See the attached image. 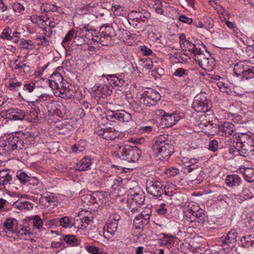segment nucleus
I'll return each mask as SVG.
<instances>
[{"label": "nucleus", "mask_w": 254, "mask_h": 254, "mask_svg": "<svg viewBox=\"0 0 254 254\" xmlns=\"http://www.w3.org/2000/svg\"><path fill=\"white\" fill-rule=\"evenodd\" d=\"M254 244V240H252L250 235L243 237L240 240V245L243 247L248 248L253 247Z\"/></svg>", "instance_id": "obj_29"}, {"label": "nucleus", "mask_w": 254, "mask_h": 254, "mask_svg": "<svg viewBox=\"0 0 254 254\" xmlns=\"http://www.w3.org/2000/svg\"><path fill=\"white\" fill-rule=\"evenodd\" d=\"M186 44L188 50L193 53L194 60L198 64H199L198 60H200V59L202 60L207 57H211V55L206 50L205 46L201 41H196L194 44H190L189 42H187Z\"/></svg>", "instance_id": "obj_6"}, {"label": "nucleus", "mask_w": 254, "mask_h": 254, "mask_svg": "<svg viewBox=\"0 0 254 254\" xmlns=\"http://www.w3.org/2000/svg\"><path fill=\"white\" fill-rule=\"evenodd\" d=\"M91 165V159L89 158L84 157L76 164V169L79 171H84L89 168Z\"/></svg>", "instance_id": "obj_25"}, {"label": "nucleus", "mask_w": 254, "mask_h": 254, "mask_svg": "<svg viewBox=\"0 0 254 254\" xmlns=\"http://www.w3.org/2000/svg\"><path fill=\"white\" fill-rule=\"evenodd\" d=\"M17 221L12 218L6 219L2 224V229L6 233L11 232Z\"/></svg>", "instance_id": "obj_27"}, {"label": "nucleus", "mask_w": 254, "mask_h": 254, "mask_svg": "<svg viewBox=\"0 0 254 254\" xmlns=\"http://www.w3.org/2000/svg\"><path fill=\"white\" fill-rule=\"evenodd\" d=\"M118 220L119 218H115L107 224L106 230L104 228L103 236L106 239H110L115 234L118 228Z\"/></svg>", "instance_id": "obj_17"}, {"label": "nucleus", "mask_w": 254, "mask_h": 254, "mask_svg": "<svg viewBox=\"0 0 254 254\" xmlns=\"http://www.w3.org/2000/svg\"><path fill=\"white\" fill-rule=\"evenodd\" d=\"M188 70L183 68H178L173 75L178 77H183L185 75H188Z\"/></svg>", "instance_id": "obj_44"}, {"label": "nucleus", "mask_w": 254, "mask_h": 254, "mask_svg": "<svg viewBox=\"0 0 254 254\" xmlns=\"http://www.w3.org/2000/svg\"><path fill=\"white\" fill-rule=\"evenodd\" d=\"M76 92L75 90L71 89L65 88L61 90V95L62 98H65L67 99H73L74 98Z\"/></svg>", "instance_id": "obj_28"}, {"label": "nucleus", "mask_w": 254, "mask_h": 254, "mask_svg": "<svg viewBox=\"0 0 254 254\" xmlns=\"http://www.w3.org/2000/svg\"><path fill=\"white\" fill-rule=\"evenodd\" d=\"M163 185L154 179H148L146 182V190L148 193L156 199H162L164 194Z\"/></svg>", "instance_id": "obj_8"}, {"label": "nucleus", "mask_w": 254, "mask_h": 254, "mask_svg": "<svg viewBox=\"0 0 254 254\" xmlns=\"http://www.w3.org/2000/svg\"><path fill=\"white\" fill-rule=\"evenodd\" d=\"M141 51L144 56H149L152 53V50L145 46L141 47Z\"/></svg>", "instance_id": "obj_61"}, {"label": "nucleus", "mask_w": 254, "mask_h": 254, "mask_svg": "<svg viewBox=\"0 0 254 254\" xmlns=\"http://www.w3.org/2000/svg\"><path fill=\"white\" fill-rule=\"evenodd\" d=\"M186 219L190 222H197L203 224L205 221V216L203 209L198 208L197 205H193L184 212Z\"/></svg>", "instance_id": "obj_7"}, {"label": "nucleus", "mask_w": 254, "mask_h": 254, "mask_svg": "<svg viewBox=\"0 0 254 254\" xmlns=\"http://www.w3.org/2000/svg\"><path fill=\"white\" fill-rule=\"evenodd\" d=\"M208 149L212 151H216L218 149V142L216 139L210 140L208 144Z\"/></svg>", "instance_id": "obj_46"}, {"label": "nucleus", "mask_w": 254, "mask_h": 254, "mask_svg": "<svg viewBox=\"0 0 254 254\" xmlns=\"http://www.w3.org/2000/svg\"><path fill=\"white\" fill-rule=\"evenodd\" d=\"M99 34V42L104 46L110 44L112 37L116 36L115 31L112 24L109 23L105 24L100 27Z\"/></svg>", "instance_id": "obj_10"}, {"label": "nucleus", "mask_w": 254, "mask_h": 254, "mask_svg": "<svg viewBox=\"0 0 254 254\" xmlns=\"http://www.w3.org/2000/svg\"><path fill=\"white\" fill-rule=\"evenodd\" d=\"M241 182V178L235 174L228 175L225 179L226 184L230 187L238 186Z\"/></svg>", "instance_id": "obj_22"}, {"label": "nucleus", "mask_w": 254, "mask_h": 254, "mask_svg": "<svg viewBox=\"0 0 254 254\" xmlns=\"http://www.w3.org/2000/svg\"><path fill=\"white\" fill-rule=\"evenodd\" d=\"M141 151L136 146L129 145H118L115 147V155L121 160L128 162H135L139 160Z\"/></svg>", "instance_id": "obj_2"}, {"label": "nucleus", "mask_w": 254, "mask_h": 254, "mask_svg": "<svg viewBox=\"0 0 254 254\" xmlns=\"http://www.w3.org/2000/svg\"><path fill=\"white\" fill-rule=\"evenodd\" d=\"M132 196L130 200V205H138L143 204L145 200V196L143 192L139 188L138 192L131 194Z\"/></svg>", "instance_id": "obj_20"}, {"label": "nucleus", "mask_w": 254, "mask_h": 254, "mask_svg": "<svg viewBox=\"0 0 254 254\" xmlns=\"http://www.w3.org/2000/svg\"><path fill=\"white\" fill-rule=\"evenodd\" d=\"M238 237V233L235 229L230 231L225 237H221L224 249L233 248L236 244Z\"/></svg>", "instance_id": "obj_15"}, {"label": "nucleus", "mask_w": 254, "mask_h": 254, "mask_svg": "<svg viewBox=\"0 0 254 254\" xmlns=\"http://www.w3.org/2000/svg\"><path fill=\"white\" fill-rule=\"evenodd\" d=\"M50 98V95L46 93H43L40 95L38 98L36 100L35 102H43L48 100Z\"/></svg>", "instance_id": "obj_57"}, {"label": "nucleus", "mask_w": 254, "mask_h": 254, "mask_svg": "<svg viewBox=\"0 0 254 254\" xmlns=\"http://www.w3.org/2000/svg\"><path fill=\"white\" fill-rule=\"evenodd\" d=\"M0 116L6 119L13 121H23L26 114L24 110L17 108H10L1 112Z\"/></svg>", "instance_id": "obj_12"}, {"label": "nucleus", "mask_w": 254, "mask_h": 254, "mask_svg": "<svg viewBox=\"0 0 254 254\" xmlns=\"http://www.w3.org/2000/svg\"><path fill=\"white\" fill-rule=\"evenodd\" d=\"M152 149L159 159L168 160L174 152V146L164 135L155 137L153 141Z\"/></svg>", "instance_id": "obj_1"}, {"label": "nucleus", "mask_w": 254, "mask_h": 254, "mask_svg": "<svg viewBox=\"0 0 254 254\" xmlns=\"http://www.w3.org/2000/svg\"><path fill=\"white\" fill-rule=\"evenodd\" d=\"M12 181V176L10 174H8L5 177H3L0 181V184L2 185L3 186H5L8 184H10V182Z\"/></svg>", "instance_id": "obj_51"}, {"label": "nucleus", "mask_w": 254, "mask_h": 254, "mask_svg": "<svg viewBox=\"0 0 254 254\" xmlns=\"http://www.w3.org/2000/svg\"><path fill=\"white\" fill-rule=\"evenodd\" d=\"M30 19L33 23H38L39 22H44L45 20L43 19L42 16H38L36 15H33L30 16Z\"/></svg>", "instance_id": "obj_58"}, {"label": "nucleus", "mask_w": 254, "mask_h": 254, "mask_svg": "<svg viewBox=\"0 0 254 254\" xmlns=\"http://www.w3.org/2000/svg\"><path fill=\"white\" fill-rule=\"evenodd\" d=\"M197 165H188L186 164L184 168V172L185 173H190L192 171H195L197 169Z\"/></svg>", "instance_id": "obj_53"}, {"label": "nucleus", "mask_w": 254, "mask_h": 254, "mask_svg": "<svg viewBox=\"0 0 254 254\" xmlns=\"http://www.w3.org/2000/svg\"><path fill=\"white\" fill-rule=\"evenodd\" d=\"M173 243L174 239L172 237L166 238L163 241V244L165 246H168V247H170Z\"/></svg>", "instance_id": "obj_62"}, {"label": "nucleus", "mask_w": 254, "mask_h": 254, "mask_svg": "<svg viewBox=\"0 0 254 254\" xmlns=\"http://www.w3.org/2000/svg\"><path fill=\"white\" fill-rule=\"evenodd\" d=\"M74 39L77 40L78 41H80V44H85L87 45L91 44L90 42V40L88 39L87 38H85L84 35H82L81 36H75L74 37Z\"/></svg>", "instance_id": "obj_52"}, {"label": "nucleus", "mask_w": 254, "mask_h": 254, "mask_svg": "<svg viewBox=\"0 0 254 254\" xmlns=\"http://www.w3.org/2000/svg\"><path fill=\"white\" fill-rule=\"evenodd\" d=\"M36 88L35 83L33 82H25L23 87V92L28 93H32Z\"/></svg>", "instance_id": "obj_35"}, {"label": "nucleus", "mask_w": 254, "mask_h": 254, "mask_svg": "<svg viewBox=\"0 0 254 254\" xmlns=\"http://www.w3.org/2000/svg\"><path fill=\"white\" fill-rule=\"evenodd\" d=\"M12 7L13 10L17 12H21L25 10L24 6L20 3H14Z\"/></svg>", "instance_id": "obj_55"}, {"label": "nucleus", "mask_w": 254, "mask_h": 254, "mask_svg": "<svg viewBox=\"0 0 254 254\" xmlns=\"http://www.w3.org/2000/svg\"><path fill=\"white\" fill-rule=\"evenodd\" d=\"M96 30H93L92 31H89V32H85V33H84V35L85 37V38H87L90 41L94 40V34H96Z\"/></svg>", "instance_id": "obj_64"}, {"label": "nucleus", "mask_w": 254, "mask_h": 254, "mask_svg": "<svg viewBox=\"0 0 254 254\" xmlns=\"http://www.w3.org/2000/svg\"><path fill=\"white\" fill-rule=\"evenodd\" d=\"M59 76L62 78V77L60 75H59ZM54 84L56 85L55 88L59 90L60 95H61V90H62V89L63 90L65 88H68V87L66 86V85L67 84L66 81H64L63 80H62L59 84L57 82H54Z\"/></svg>", "instance_id": "obj_43"}, {"label": "nucleus", "mask_w": 254, "mask_h": 254, "mask_svg": "<svg viewBox=\"0 0 254 254\" xmlns=\"http://www.w3.org/2000/svg\"><path fill=\"white\" fill-rule=\"evenodd\" d=\"M74 33L75 30L74 29H72L68 32L63 40L62 45L63 46H65V44L72 39L73 37Z\"/></svg>", "instance_id": "obj_40"}, {"label": "nucleus", "mask_w": 254, "mask_h": 254, "mask_svg": "<svg viewBox=\"0 0 254 254\" xmlns=\"http://www.w3.org/2000/svg\"><path fill=\"white\" fill-rule=\"evenodd\" d=\"M148 15H145L142 13H140V12L137 13V15L135 17L136 19V21L137 22H140L141 21L144 22L145 20L148 18Z\"/></svg>", "instance_id": "obj_59"}, {"label": "nucleus", "mask_w": 254, "mask_h": 254, "mask_svg": "<svg viewBox=\"0 0 254 254\" xmlns=\"http://www.w3.org/2000/svg\"><path fill=\"white\" fill-rule=\"evenodd\" d=\"M208 102L206 97L196 96L192 103V108L198 112H206L209 110Z\"/></svg>", "instance_id": "obj_16"}, {"label": "nucleus", "mask_w": 254, "mask_h": 254, "mask_svg": "<svg viewBox=\"0 0 254 254\" xmlns=\"http://www.w3.org/2000/svg\"><path fill=\"white\" fill-rule=\"evenodd\" d=\"M86 250L90 254H102L99 252L100 249L95 246H87L86 247Z\"/></svg>", "instance_id": "obj_49"}, {"label": "nucleus", "mask_w": 254, "mask_h": 254, "mask_svg": "<svg viewBox=\"0 0 254 254\" xmlns=\"http://www.w3.org/2000/svg\"><path fill=\"white\" fill-rule=\"evenodd\" d=\"M165 203H161L157 208V212L160 215H166L168 210Z\"/></svg>", "instance_id": "obj_56"}, {"label": "nucleus", "mask_w": 254, "mask_h": 254, "mask_svg": "<svg viewBox=\"0 0 254 254\" xmlns=\"http://www.w3.org/2000/svg\"><path fill=\"white\" fill-rule=\"evenodd\" d=\"M11 29L9 27H6L4 29V30L1 33L0 37L3 39H6L7 40H12V38L11 36Z\"/></svg>", "instance_id": "obj_36"}, {"label": "nucleus", "mask_w": 254, "mask_h": 254, "mask_svg": "<svg viewBox=\"0 0 254 254\" xmlns=\"http://www.w3.org/2000/svg\"><path fill=\"white\" fill-rule=\"evenodd\" d=\"M31 219L33 220V226L37 229H40L43 227V220L40 217L37 215L31 217Z\"/></svg>", "instance_id": "obj_34"}, {"label": "nucleus", "mask_w": 254, "mask_h": 254, "mask_svg": "<svg viewBox=\"0 0 254 254\" xmlns=\"http://www.w3.org/2000/svg\"><path fill=\"white\" fill-rule=\"evenodd\" d=\"M22 85V82L19 81H14L12 80H9L8 88L11 90H14L16 88Z\"/></svg>", "instance_id": "obj_50"}, {"label": "nucleus", "mask_w": 254, "mask_h": 254, "mask_svg": "<svg viewBox=\"0 0 254 254\" xmlns=\"http://www.w3.org/2000/svg\"><path fill=\"white\" fill-rule=\"evenodd\" d=\"M233 71L236 77L243 80L254 77V66L247 61H240L235 64Z\"/></svg>", "instance_id": "obj_4"}, {"label": "nucleus", "mask_w": 254, "mask_h": 254, "mask_svg": "<svg viewBox=\"0 0 254 254\" xmlns=\"http://www.w3.org/2000/svg\"><path fill=\"white\" fill-rule=\"evenodd\" d=\"M112 10L113 11L115 16H125L127 13L126 11L119 5H115L112 6Z\"/></svg>", "instance_id": "obj_31"}, {"label": "nucleus", "mask_w": 254, "mask_h": 254, "mask_svg": "<svg viewBox=\"0 0 254 254\" xmlns=\"http://www.w3.org/2000/svg\"><path fill=\"white\" fill-rule=\"evenodd\" d=\"M119 135V133L118 131L116 130L114 128L109 127L106 128L104 139L107 140H113L118 138Z\"/></svg>", "instance_id": "obj_26"}, {"label": "nucleus", "mask_w": 254, "mask_h": 254, "mask_svg": "<svg viewBox=\"0 0 254 254\" xmlns=\"http://www.w3.org/2000/svg\"><path fill=\"white\" fill-rule=\"evenodd\" d=\"M107 79L110 84L115 87H122L125 83L123 74H109L107 76Z\"/></svg>", "instance_id": "obj_19"}, {"label": "nucleus", "mask_w": 254, "mask_h": 254, "mask_svg": "<svg viewBox=\"0 0 254 254\" xmlns=\"http://www.w3.org/2000/svg\"><path fill=\"white\" fill-rule=\"evenodd\" d=\"M104 199V196L102 192L96 191L93 193L92 195H90L89 201L92 204L96 203L100 205L103 203Z\"/></svg>", "instance_id": "obj_24"}, {"label": "nucleus", "mask_w": 254, "mask_h": 254, "mask_svg": "<svg viewBox=\"0 0 254 254\" xmlns=\"http://www.w3.org/2000/svg\"><path fill=\"white\" fill-rule=\"evenodd\" d=\"M92 217L84 216L82 218H80V220L82 223L81 227L85 228L92 221Z\"/></svg>", "instance_id": "obj_45"}, {"label": "nucleus", "mask_w": 254, "mask_h": 254, "mask_svg": "<svg viewBox=\"0 0 254 254\" xmlns=\"http://www.w3.org/2000/svg\"><path fill=\"white\" fill-rule=\"evenodd\" d=\"M13 207L15 208H17L20 210H23L25 209H29V208H33V205L32 203H30L28 201H24V202H18L16 201L14 203L13 205Z\"/></svg>", "instance_id": "obj_33"}, {"label": "nucleus", "mask_w": 254, "mask_h": 254, "mask_svg": "<svg viewBox=\"0 0 254 254\" xmlns=\"http://www.w3.org/2000/svg\"><path fill=\"white\" fill-rule=\"evenodd\" d=\"M59 223L62 227L66 228L69 225L70 220L68 217L65 216L59 219Z\"/></svg>", "instance_id": "obj_47"}, {"label": "nucleus", "mask_w": 254, "mask_h": 254, "mask_svg": "<svg viewBox=\"0 0 254 254\" xmlns=\"http://www.w3.org/2000/svg\"><path fill=\"white\" fill-rule=\"evenodd\" d=\"M33 234L29 231V230L26 229H21L18 231L17 233L18 238L21 240H27L30 237V235Z\"/></svg>", "instance_id": "obj_32"}, {"label": "nucleus", "mask_w": 254, "mask_h": 254, "mask_svg": "<svg viewBox=\"0 0 254 254\" xmlns=\"http://www.w3.org/2000/svg\"><path fill=\"white\" fill-rule=\"evenodd\" d=\"M225 24L230 29L232 30L234 32L237 31L238 29L236 24L232 22L226 20L225 21Z\"/></svg>", "instance_id": "obj_63"}, {"label": "nucleus", "mask_w": 254, "mask_h": 254, "mask_svg": "<svg viewBox=\"0 0 254 254\" xmlns=\"http://www.w3.org/2000/svg\"><path fill=\"white\" fill-rule=\"evenodd\" d=\"M157 112L160 115L162 123L165 127H172L180 121L182 117L179 114L174 113L169 114L163 110H159Z\"/></svg>", "instance_id": "obj_14"}, {"label": "nucleus", "mask_w": 254, "mask_h": 254, "mask_svg": "<svg viewBox=\"0 0 254 254\" xmlns=\"http://www.w3.org/2000/svg\"><path fill=\"white\" fill-rule=\"evenodd\" d=\"M24 146L22 139L16 136H11L6 139L0 141V154H4L14 150L21 149Z\"/></svg>", "instance_id": "obj_5"}, {"label": "nucleus", "mask_w": 254, "mask_h": 254, "mask_svg": "<svg viewBox=\"0 0 254 254\" xmlns=\"http://www.w3.org/2000/svg\"><path fill=\"white\" fill-rule=\"evenodd\" d=\"M107 119L110 121L115 122L118 120L123 122H129L132 119L131 114L125 110L112 111L108 110L106 112Z\"/></svg>", "instance_id": "obj_11"}, {"label": "nucleus", "mask_w": 254, "mask_h": 254, "mask_svg": "<svg viewBox=\"0 0 254 254\" xmlns=\"http://www.w3.org/2000/svg\"><path fill=\"white\" fill-rule=\"evenodd\" d=\"M179 172L178 169L176 168L170 167L165 170V173L169 177L176 176Z\"/></svg>", "instance_id": "obj_42"}, {"label": "nucleus", "mask_w": 254, "mask_h": 254, "mask_svg": "<svg viewBox=\"0 0 254 254\" xmlns=\"http://www.w3.org/2000/svg\"><path fill=\"white\" fill-rule=\"evenodd\" d=\"M180 39V45L182 46V45H184V46L187 49V42H189L190 44H194V43H191L189 40H187L186 39V36L184 34H181L179 36Z\"/></svg>", "instance_id": "obj_54"}, {"label": "nucleus", "mask_w": 254, "mask_h": 254, "mask_svg": "<svg viewBox=\"0 0 254 254\" xmlns=\"http://www.w3.org/2000/svg\"><path fill=\"white\" fill-rule=\"evenodd\" d=\"M97 90L100 91L103 94L108 96L110 95L112 93V90L110 89V86L108 85H103L97 87Z\"/></svg>", "instance_id": "obj_38"}, {"label": "nucleus", "mask_w": 254, "mask_h": 254, "mask_svg": "<svg viewBox=\"0 0 254 254\" xmlns=\"http://www.w3.org/2000/svg\"><path fill=\"white\" fill-rule=\"evenodd\" d=\"M61 240L71 247L77 246L80 243V240L76 236L72 235H65L62 238Z\"/></svg>", "instance_id": "obj_23"}, {"label": "nucleus", "mask_w": 254, "mask_h": 254, "mask_svg": "<svg viewBox=\"0 0 254 254\" xmlns=\"http://www.w3.org/2000/svg\"><path fill=\"white\" fill-rule=\"evenodd\" d=\"M41 9L44 12H49L51 11H58V6L55 5H51L49 3H44L41 7Z\"/></svg>", "instance_id": "obj_37"}, {"label": "nucleus", "mask_w": 254, "mask_h": 254, "mask_svg": "<svg viewBox=\"0 0 254 254\" xmlns=\"http://www.w3.org/2000/svg\"><path fill=\"white\" fill-rule=\"evenodd\" d=\"M139 103L146 106L155 105L160 99L161 95L156 90L148 88L140 95Z\"/></svg>", "instance_id": "obj_9"}, {"label": "nucleus", "mask_w": 254, "mask_h": 254, "mask_svg": "<svg viewBox=\"0 0 254 254\" xmlns=\"http://www.w3.org/2000/svg\"><path fill=\"white\" fill-rule=\"evenodd\" d=\"M233 146L245 156L254 152V141L248 134L241 133L239 134L237 142L233 143Z\"/></svg>", "instance_id": "obj_3"}, {"label": "nucleus", "mask_w": 254, "mask_h": 254, "mask_svg": "<svg viewBox=\"0 0 254 254\" xmlns=\"http://www.w3.org/2000/svg\"><path fill=\"white\" fill-rule=\"evenodd\" d=\"M152 215V210L150 208H147L142 211L139 215L136 216L133 220V225L136 229H140L149 222L150 217Z\"/></svg>", "instance_id": "obj_13"}, {"label": "nucleus", "mask_w": 254, "mask_h": 254, "mask_svg": "<svg viewBox=\"0 0 254 254\" xmlns=\"http://www.w3.org/2000/svg\"><path fill=\"white\" fill-rule=\"evenodd\" d=\"M155 3L153 5V8L158 14H163L164 11L162 9V2L161 0H154Z\"/></svg>", "instance_id": "obj_39"}, {"label": "nucleus", "mask_w": 254, "mask_h": 254, "mask_svg": "<svg viewBox=\"0 0 254 254\" xmlns=\"http://www.w3.org/2000/svg\"><path fill=\"white\" fill-rule=\"evenodd\" d=\"M179 20L182 22L188 24H190L192 21L191 18L186 17L184 15L180 16L179 17Z\"/></svg>", "instance_id": "obj_60"}, {"label": "nucleus", "mask_w": 254, "mask_h": 254, "mask_svg": "<svg viewBox=\"0 0 254 254\" xmlns=\"http://www.w3.org/2000/svg\"><path fill=\"white\" fill-rule=\"evenodd\" d=\"M235 130V127L233 124L225 122L219 126L218 134L222 136H228L231 135Z\"/></svg>", "instance_id": "obj_18"}, {"label": "nucleus", "mask_w": 254, "mask_h": 254, "mask_svg": "<svg viewBox=\"0 0 254 254\" xmlns=\"http://www.w3.org/2000/svg\"><path fill=\"white\" fill-rule=\"evenodd\" d=\"M207 57L206 58H203L202 60H198L199 66L205 70L211 71L215 66V61L214 59L209 58Z\"/></svg>", "instance_id": "obj_21"}, {"label": "nucleus", "mask_w": 254, "mask_h": 254, "mask_svg": "<svg viewBox=\"0 0 254 254\" xmlns=\"http://www.w3.org/2000/svg\"><path fill=\"white\" fill-rule=\"evenodd\" d=\"M16 177L21 183L25 184L27 182L29 179V176L25 173L21 171H18L16 174Z\"/></svg>", "instance_id": "obj_41"}, {"label": "nucleus", "mask_w": 254, "mask_h": 254, "mask_svg": "<svg viewBox=\"0 0 254 254\" xmlns=\"http://www.w3.org/2000/svg\"><path fill=\"white\" fill-rule=\"evenodd\" d=\"M244 176L247 182L250 183L254 182V168H248L245 169Z\"/></svg>", "instance_id": "obj_30"}, {"label": "nucleus", "mask_w": 254, "mask_h": 254, "mask_svg": "<svg viewBox=\"0 0 254 254\" xmlns=\"http://www.w3.org/2000/svg\"><path fill=\"white\" fill-rule=\"evenodd\" d=\"M62 238L60 239V242H53L51 244V247L55 249H61L63 248H66L67 246H65V244L63 242V240H61Z\"/></svg>", "instance_id": "obj_48"}]
</instances>
